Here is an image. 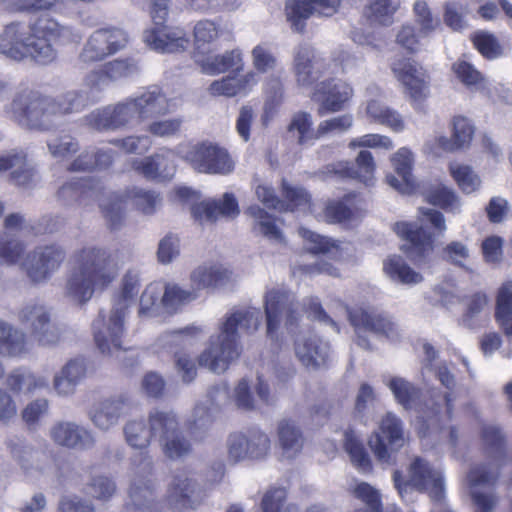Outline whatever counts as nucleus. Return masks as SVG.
I'll return each instance as SVG.
<instances>
[{"label":"nucleus","mask_w":512,"mask_h":512,"mask_svg":"<svg viewBox=\"0 0 512 512\" xmlns=\"http://www.w3.org/2000/svg\"><path fill=\"white\" fill-rule=\"evenodd\" d=\"M322 61L310 46H299L294 55L293 69L299 86L308 87L321 75Z\"/></svg>","instance_id":"30"},{"label":"nucleus","mask_w":512,"mask_h":512,"mask_svg":"<svg viewBox=\"0 0 512 512\" xmlns=\"http://www.w3.org/2000/svg\"><path fill=\"white\" fill-rule=\"evenodd\" d=\"M125 253L98 245H85L71 256V267L64 285V296L75 304H85L96 290H105L119 276Z\"/></svg>","instance_id":"1"},{"label":"nucleus","mask_w":512,"mask_h":512,"mask_svg":"<svg viewBox=\"0 0 512 512\" xmlns=\"http://www.w3.org/2000/svg\"><path fill=\"white\" fill-rule=\"evenodd\" d=\"M266 314V334L273 339L284 319L289 330L298 320L295 299L292 293L282 289L268 291L264 298Z\"/></svg>","instance_id":"12"},{"label":"nucleus","mask_w":512,"mask_h":512,"mask_svg":"<svg viewBox=\"0 0 512 512\" xmlns=\"http://www.w3.org/2000/svg\"><path fill=\"white\" fill-rule=\"evenodd\" d=\"M295 354L306 368L316 370L327 364L330 345L317 335H304L295 342Z\"/></svg>","instance_id":"25"},{"label":"nucleus","mask_w":512,"mask_h":512,"mask_svg":"<svg viewBox=\"0 0 512 512\" xmlns=\"http://www.w3.org/2000/svg\"><path fill=\"white\" fill-rule=\"evenodd\" d=\"M313 120L311 114L307 112H297L293 115L288 126V132L297 139L300 145H305L310 141L319 139L316 136V130L312 129Z\"/></svg>","instance_id":"47"},{"label":"nucleus","mask_w":512,"mask_h":512,"mask_svg":"<svg viewBox=\"0 0 512 512\" xmlns=\"http://www.w3.org/2000/svg\"><path fill=\"white\" fill-rule=\"evenodd\" d=\"M162 296L163 286L160 283L149 284L140 297L139 315L152 316L156 314L160 308H163Z\"/></svg>","instance_id":"56"},{"label":"nucleus","mask_w":512,"mask_h":512,"mask_svg":"<svg viewBox=\"0 0 512 512\" xmlns=\"http://www.w3.org/2000/svg\"><path fill=\"white\" fill-rule=\"evenodd\" d=\"M354 494L364 505L355 512H381L380 494L374 487L362 482L355 487Z\"/></svg>","instance_id":"63"},{"label":"nucleus","mask_w":512,"mask_h":512,"mask_svg":"<svg viewBox=\"0 0 512 512\" xmlns=\"http://www.w3.org/2000/svg\"><path fill=\"white\" fill-rule=\"evenodd\" d=\"M278 444L282 456L294 458L303 448L304 437L297 424L291 419H282L277 425Z\"/></svg>","instance_id":"35"},{"label":"nucleus","mask_w":512,"mask_h":512,"mask_svg":"<svg viewBox=\"0 0 512 512\" xmlns=\"http://www.w3.org/2000/svg\"><path fill=\"white\" fill-rule=\"evenodd\" d=\"M449 171L455 182L458 184L459 188L464 193L469 194L476 191L481 184V180L478 175L475 174L474 171L467 165L451 163L449 166Z\"/></svg>","instance_id":"55"},{"label":"nucleus","mask_w":512,"mask_h":512,"mask_svg":"<svg viewBox=\"0 0 512 512\" xmlns=\"http://www.w3.org/2000/svg\"><path fill=\"white\" fill-rule=\"evenodd\" d=\"M127 33L117 27L95 30L87 39L79 55L83 63H94L116 54L128 44Z\"/></svg>","instance_id":"10"},{"label":"nucleus","mask_w":512,"mask_h":512,"mask_svg":"<svg viewBox=\"0 0 512 512\" xmlns=\"http://www.w3.org/2000/svg\"><path fill=\"white\" fill-rule=\"evenodd\" d=\"M86 124L97 131H115L112 105L97 108L85 116Z\"/></svg>","instance_id":"64"},{"label":"nucleus","mask_w":512,"mask_h":512,"mask_svg":"<svg viewBox=\"0 0 512 512\" xmlns=\"http://www.w3.org/2000/svg\"><path fill=\"white\" fill-rule=\"evenodd\" d=\"M496 476L489 472L486 466H475L467 475V482L471 489V495L475 504L478 506V512H489L495 505V499L491 495L478 493L477 488L491 484Z\"/></svg>","instance_id":"34"},{"label":"nucleus","mask_w":512,"mask_h":512,"mask_svg":"<svg viewBox=\"0 0 512 512\" xmlns=\"http://www.w3.org/2000/svg\"><path fill=\"white\" fill-rule=\"evenodd\" d=\"M395 488L402 496L409 487L421 492H427L433 500H441L444 494V480L440 470L430 466L422 458L416 457L409 466V478L405 482L402 473L395 470L393 473Z\"/></svg>","instance_id":"7"},{"label":"nucleus","mask_w":512,"mask_h":512,"mask_svg":"<svg viewBox=\"0 0 512 512\" xmlns=\"http://www.w3.org/2000/svg\"><path fill=\"white\" fill-rule=\"evenodd\" d=\"M67 257L66 249L60 244L36 247L21 263L28 278L34 283L47 281L59 270Z\"/></svg>","instance_id":"9"},{"label":"nucleus","mask_w":512,"mask_h":512,"mask_svg":"<svg viewBox=\"0 0 512 512\" xmlns=\"http://www.w3.org/2000/svg\"><path fill=\"white\" fill-rule=\"evenodd\" d=\"M28 352L26 334L0 319V354L19 357Z\"/></svg>","instance_id":"36"},{"label":"nucleus","mask_w":512,"mask_h":512,"mask_svg":"<svg viewBox=\"0 0 512 512\" xmlns=\"http://www.w3.org/2000/svg\"><path fill=\"white\" fill-rule=\"evenodd\" d=\"M19 320L23 324L30 325L33 334L48 325L50 312L44 305L29 303L20 310Z\"/></svg>","instance_id":"51"},{"label":"nucleus","mask_w":512,"mask_h":512,"mask_svg":"<svg viewBox=\"0 0 512 512\" xmlns=\"http://www.w3.org/2000/svg\"><path fill=\"white\" fill-rule=\"evenodd\" d=\"M429 37L422 35L421 29L409 22L402 24L396 31L395 42L409 53H416L421 48V40Z\"/></svg>","instance_id":"53"},{"label":"nucleus","mask_w":512,"mask_h":512,"mask_svg":"<svg viewBox=\"0 0 512 512\" xmlns=\"http://www.w3.org/2000/svg\"><path fill=\"white\" fill-rule=\"evenodd\" d=\"M71 34L53 18L42 16L32 24L11 22L0 31V54L21 61L31 58L40 64H48L56 58L52 42Z\"/></svg>","instance_id":"2"},{"label":"nucleus","mask_w":512,"mask_h":512,"mask_svg":"<svg viewBox=\"0 0 512 512\" xmlns=\"http://www.w3.org/2000/svg\"><path fill=\"white\" fill-rule=\"evenodd\" d=\"M198 484L187 470H177L172 475L166 492L168 504L175 509H184L191 506L192 496Z\"/></svg>","instance_id":"29"},{"label":"nucleus","mask_w":512,"mask_h":512,"mask_svg":"<svg viewBox=\"0 0 512 512\" xmlns=\"http://www.w3.org/2000/svg\"><path fill=\"white\" fill-rule=\"evenodd\" d=\"M355 169L349 162H339L332 166V171L340 177L359 179L366 185H370L374 179L376 164L371 152L362 150L358 153Z\"/></svg>","instance_id":"31"},{"label":"nucleus","mask_w":512,"mask_h":512,"mask_svg":"<svg viewBox=\"0 0 512 512\" xmlns=\"http://www.w3.org/2000/svg\"><path fill=\"white\" fill-rule=\"evenodd\" d=\"M349 318L358 334L357 344L364 349H370V344L360 334L361 331H369L390 339L398 336L397 325L387 316L374 310L357 309L349 313Z\"/></svg>","instance_id":"14"},{"label":"nucleus","mask_w":512,"mask_h":512,"mask_svg":"<svg viewBox=\"0 0 512 512\" xmlns=\"http://www.w3.org/2000/svg\"><path fill=\"white\" fill-rule=\"evenodd\" d=\"M163 454L172 460L188 456L192 451L191 443L180 430L160 443Z\"/></svg>","instance_id":"57"},{"label":"nucleus","mask_w":512,"mask_h":512,"mask_svg":"<svg viewBox=\"0 0 512 512\" xmlns=\"http://www.w3.org/2000/svg\"><path fill=\"white\" fill-rule=\"evenodd\" d=\"M413 14L422 35L430 36L441 26L439 18L433 15L429 5L424 0H416L414 2Z\"/></svg>","instance_id":"54"},{"label":"nucleus","mask_w":512,"mask_h":512,"mask_svg":"<svg viewBox=\"0 0 512 512\" xmlns=\"http://www.w3.org/2000/svg\"><path fill=\"white\" fill-rule=\"evenodd\" d=\"M178 153L198 173L228 175L235 167L228 151L212 142L189 145L186 151L180 146Z\"/></svg>","instance_id":"6"},{"label":"nucleus","mask_w":512,"mask_h":512,"mask_svg":"<svg viewBox=\"0 0 512 512\" xmlns=\"http://www.w3.org/2000/svg\"><path fill=\"white\" fill-rule=\"evenodd\" d=\"M200 333L196 327L168 331L161 334L155 347L158 351L173 354L174 368L184 383H191L197 376V366L191 352L193 336Z\"/></svg>","instance_id":"5"},{"label":"nucleus","mask_w":512,"mask_h":512,"mask_svg":"<svg viewBox=\"0 0 512 512\" xmlns=\"http://www.w3.org/2000/svg\"><path fill=\"white\" fill-rule=\"evenodd\" d=\"M344 447L349 454L352 463L361 471L367 472L371 469V462L362 443L358 440L352 430L344 433Z\"/></svg>","instance_id":"50"},{"label":"nucleus","mask_w":512,"mask_h":512,"mask_svg":"<svg viewBox=\"0 0 512 512\" xmlns=\"http://www.w3.org/2000/svg\"><path fill=\"white\" fill-rule=\"evenodd\" d=\"M197 297L198 294L193 289L186 290L176 284H167L163 287L161 303L165 311L173 313L183 305L194 301Z\"/></svg>","instance_id":"43"},{"label":"nucleus","mask_w":512,"mask_h":512,"mask_svg":"<svg viewBox=\"0 0 512 512\" xmlns=\"http://www.w3.org/2000/svg\"><path fill=\"white\" fill-rule=\"evenodd\" d=\"M85 104L86 98L81 92H67L53 100L24 91L14 97L8 113L22 127L50 130L59 126L64 116L82 111Z\"/></svg>","instance_id":"3"},{"label":"nucleus","mask_w":512,"mask_h":512,"mask_svg":"<svg viewBox=\"0 0 512 512\" xmlns=\"http://www.w3.org/2000/svg\"><path fill=\"white\" fill-rule=\"evenodd\" d=\"M451 70L455 77L468 89L480 90L486 87V78L472 64L465 60H457Z\"/></svg>","instance_id":"45"},{"label":"nucleus","mask_w":512,"mask_h":512,"mask_svg":"<svg viewBox=\"0 0 512 512\" xmlns=\"http://www.w3.org/2000/svg\"><path fill=\"white\" fill-rule=\"evenodd\" d=\"M396 234L405 241L401 250L414 262H421L433 250L432 235L422 226L409 222H398Z\"/></svg>","instance_id":"19"},{"label":"nucleus","mask_w":512,"mask_h":512,"mask_svg":"<svg viewBox=\"0 0 512 512\" xmlns=\"http://www.w3.org/2000/svg\"><path fill=\"white\" fill-rule=\"evenodd\" d=\"M395 175H387V183L402 194H411L416 188V182L412 175L413 155L407 148H400L391 157Z\"/></svg>","instance_id":"28"},{"label":"nucleus","mask_w":512,"mask_h":512,"mask_svg":"<svg viewBox=\"0 0 512 512\" xmlns=\"http://www.w3.org/2000/svg\"><path fill=\"white\" fill-rule=\"evenodd\" d=\"M143 40L152 50L161 53L182 52L189 45L184 30L164 25L145 30Z\"/></svg>","instance_id":"22"},{"label":"nucleus","mask_w":512,"mask_h":512,"mask_svg":"<svg viewBox=\"0 0 512 512\" xmlns=\"http://www.w3.org/2000/svg\"><path fill=\"white\" fill-rule=\"evenodd\" d=\"M383 271L392 280L405 285H415L423 276L413 270L400 256H390L383 263Z\"/></svg>","instance_id":"40"},{"label":"nucleus","mask_w":512,"mask_h":512,"mask_svg":"<svg viewBox=\"0 0 512 512\" xmlns=\"http://www.w3.org/2000/svg\"><path fill=\"white\" fill-rule=\"evenodd\" d=\"M452 130L451 140L446 137L438 139V144L441 148L446 151H454L469 146L474 135V126L469 119L463 116L454 117L452 120Z\"/></svg>","instance_id":"37"},{"label":"nucleus","mask_w":512,"mask_h":512,"mask_svg":"<svg viewBox=\"0 0 512 512\" xmlns=\"http://www.w3.org/2000/svg\"><path fill=\"white\" fill-rule=\"evenodd\" d=\"M387 386L393 393L396 401L405 409L417 407L420 390L412 383L401 377H393L387 382Z\"/></svg>","instance_id":"42"},{"label":"nucleus","mask_w":512,"mask_h":512,"mask_svg":"<svg viewBox=\"0 0 512 512\" xmlns=\"http://www.w3.org/2000/svg\"><path fill=\"white\" fill-rule=\"evenodd\" d=\"M116 129L124 128L138 121V111L133 96L112 105Z\"/></svg>","instance_id":"58"},{"label":"nucleus","mask_w":512,"mask_h":512,"mask_svg":"<svg viewBox=\"0 0 512 512\" xmlns=\"http://www.w3.org/2000/svg\"><path fill=\"white\" fill-rule=\"evenodd\" d=\"M102 190V185L93 178H81L61 186L58 190V197L65 202L75 200L84 204L86 198L99 200Z\"/></svg>","instance_id":"33"},{"label":"nucleus","mask_w":512,"mask_h":512,"mask_svg":"<svg viewBox=\"0 0 512 512\" xmlns=\"http://www.w3.org/2000/svg\"><path fill=\"white\" fill-rule=\"evenodd\" d=\"M129 399L125 395H115L104 398L92 405L88 412L91 423L100 431L107 432L116 425L126 414Z\"/></svg>","instance_id":"20"},{"label":"nucleus","mask_w":512,"mask_h":512,"mask_svg":"<svg viewBox=\"0 0 512 512\" xmlns=\"http://www.w3.org/2000/svg\"><path fill=\"white\" fill-rule=\"evenodd\" d=\"M341 0H288L285 15L291 28L303 32L305 21L311 16H332L340 6Z\"/></svg>","instance_id":"15"},{"label":"nucleus","mask_w":512,"mask_h":512,"mask_svg":"<svg viewBox=\"0 0 512 512\" xmlns=\"http://www.w3.org/2000/svg\"><path fill=\"white\" fill-rule=\"evenodd\" d=\"M153 469L152 458L146 452H141L133 459L135 478L129 490L130 499L136 509L143 505L150 506L153 497V483L148 476Z\"/></svg>","instance_id":"21"},{"label":"nucleus","mask_w":512,"mask_h":512,"mask_svg":"<svg viewBox=\"0 0 512 512\" xmlns=\"http://www.w3.org/2000/svg\"><path fill=\"white\" fill-rule=\"evenodd\" d=\"M133 98L138 111V121L141 123L173 111L171 100L158 86H149Z\"/></svg>","instance_id":"26"},{"label":"nucleus","mask_w":512,"mask_h":512,"mask_svg":"<svg viewBox=\"0 0 512 512\" xmlns=\"http://www.w3.org/2000/svg\"><path fill=\"white\" fill-rule=\"evenodd\" d=\"M240 213L237 199L232 193H225L222 200H206L194 204L191 214L199 224H212L222 216L234 218Z\"/></svg>","instance_id":"23"},{"label":"nucleus","mask_w":512,"mask_h":512,"mask_svg":"<svg viewBox=\"0 0 512 512\" xmlns=\"http://www.w3.org/2000/svg\"><path fill=\"white\" fill-rule=\"evenodd\" d=\"M405 442L402 421L389 412L381 419L378 431L369 439V446L380 462L393 464V454L401 449Z\"/></svg>","instance_id":"8"},{"label":"nucleus","mask_w":512,"mask_h":512,"mask_svg":"<svg viewBox=\"0 0 512 512\" xmlns=\"http://www.w3.org/2000/svg\"><path fill=\"white\" fill-rule=\"evenodd\" d=\"M194 54L210 52V46L220 35L218 25L211 20H202L194 26Z\"/></svg>","instance_id":"46"},{"label":"nucleus","mask_w":512,"mask_h":512,"mask_svg":"<svg viewBox=\"0 0 512 512\" xmlns=\"http://www.w3.org/2000/svg\"><path fill=\"white\" fill-rule=\"evenodd\" d=\"M300 235L308 242L307 249L314 254L330 253L335 256L338 253V245L335 241L314 233L305 228L299 230Z\"/></svg>","instance_id":"61"},{"label":"nucleus","mask_w":512,"mask_h":512,"mask_svg":"<svg viewBox=\"0 0 512 512\" xmlns=\"http://www.w3.org/2000/svg\"><path fill=\"white\" fill-rule=\"evenodd\" d=\"M25 253V245L14 235L4 232L0 235V263L15 265Z\"/></svg>","instance_id":"48"},{"label":"nucleus","mask_w":512,"mask_h":512,"mask_svg":"<svg viewBox=\"0 0 512 512\" xmlns=\"http://www.w3.org/2000/svg\"><path fill=\"white\" fill-rule=\"evenodd\" d=\"M128 200L144 214L153 213L159 204L157 195L138 188L129 190L125 196L112 195L107 200L100 201L103 215L111 228L115 229L122 223L125 215V203Z\"/></svg>","instance_id":"11"},{"label":"nucleus","mask_w":512,"mask_h":512,"mask_svg":"<svg viewBox=\"0 0 512 512\" xmlns=\"http://www.w3.org/2000/svg\"><path fill=\"white\" fill-rule=\"evenodd\" d=\"M285 499V489L273 488L268 490L262 499V512H298V508L294 504H288L284 507Z\"/></svg>","instance_id":"62"},{"label":"nucleus","mask_w":512,"mask_h":512,"mask_svg":"<svg viewBox=\"0 0 512 512\" xmlns=\"http://www.w3.org/2000/svg\"><path fill=\"white\" fill-rule=\"evenodd\" d=\"M148 422L152 437L159 443L180 430L178 417L172 411L153 410L149 413Z\"/></svg>","instance_id":"38"},{"label":"nucleus","mask_w":512,"mask_h":512,"mask_svg":"<svg viewBox=\"0 0 512 512\" xmlns=\"http://www.w3.org/2000/svg\"><path fill=\"white\" fill-rule=\"evenodd\" d=\"M254 220V229L267 239L283 243L284 237L273 218L258 205H251L245 212Z\"/></svg>","instance_id":"41"},{"label":"nucleus","mask_w":512,"mask_h":512,"mask_svg":"<svg viewBox=\"0 0 512 512\" xmlns=\"http://www.w3.org/2000/svg\"><path fill=\"white\" fill-rule=\"evenodd\" d=\"M401 7V0H370L364 13L367 19L376 25L391 26L394 16Z\"/></svg>","instance_id":"39"},{"label":"nucleus","mask_w":512,"mask_h":512,"mask_svg":"<svg viewBox=\"0 0 512 512\" xmlns=\"http://www.w3.org/2000/svg\"><path fill=\"white\" fill-rule=\"evenodd\" d=\"M231 278V272L218 264H203L190 274L191 287L194 291L222 286Z\"/></svg>","instance_id":"32"},{"label":"nucleus","mask_w":512,"mask_h":512,"mask_svg":"<svg viewBox=\"0 0 512 512\" xmlns=\"http://www.w3.org/2000/svg\"><path fill=\"white\" fill-rule=\"evenodd\" d=\"M110 143L127 154L141 155L152 147V139L148 135H129L115 138Z\"/></svg>","instance_id":"59"},{"label":"nucleus","mask_w":512,"mask_h":512,"mask_svg":"<svg viewBox=\"0 0 512 512\" xmlns=\"http://www.w3.org/2000/svg\"><path fill=\"white\" fill-rule=\"evenodd\" d=\"M8 448L12 458L27 475L32 476L36 472L46 473L55 465V458L51 449H34L19 438L10 439Z\"/></svg>","instance_id":"16"},{"label":"nucleus","mask_w":512,"mask_h":512,"mask_svg":"<svg viewBox=\"0 0 512 512\" xmlns=\"http://www.w3.org/2000/svg\"><path fill=\"white\" fill-rule=\"evenodd\" d=\"M47 147L51 156L56 159H65L80 148L77 139L67 134L51 137L47 141Z\"/></svg>","instance_id":"60"},{"label":"nucleus","mask_w":512,"mask_h":512,"mask_svg":"<svg viewBox=\"0 0 512 512\" xmlns=\"http://www.w3.org/2000/svg\"><path fill=\"white\" fill-rule=\"evenodd\" d=\"M48 436L55 445L73 450H88L96 443L93 431L74 421L55 422Z\"/></svg>","instance_id":"18"},{"label":"nucleus","mask_w":512,"mask_h":512,"mask_svg":"<svg viewBox=\"0 0 512 512\" xmlns=\"http://www.w3.org/2000/svg\"><path fill=\"white\" fill-rule=\"evenodd\" d=\"M352 94V88L345 82L324 81L317 84L311 98L320 103L318 113L322 116L341 110Z\"/></svg>","instance_id":"24"},{"label":"nucleus","mask_w":512,"mask_h":512,"mask_svg":"<svg viewBox=\"0 0 512 512\" xmlns=\"http://www.w3.org/2000/svg\"><path fill=\"white\" fill-rule=\"evenodd\" d=\"M126 316L127 313L112 308L108 315L100 312L93 321L94 340L101 353L112 355L122 349Z\"/></svg>","instance_id":"13"},{"label":"nucleus","mask_w":512,"mask_h":512,"mask_svg":"<svg viewBox=\"0 0 512 512\" xmlns=\"http://www.w3.org/2000/svg\"><path fill=\"white\" fill-rule=\"evenodd\" d=\"M123 432L126 442L132 448L144 450L150 445L152 434L142 420L128 421L123 427Z\"/></svg>","instance_id":"49"},{"label":"nucleus","mask_w":512,"mask_h":512,"mask_svg":"<svg viewBox=\"0 0 512 512\" xmlns=\"http://www.w3.org/2000/svg\"><path fill=\"white\" fill-rule=\"evenodd\" d=\"M87 365L82 357L68 360L62 368L55 373L52 387L58 396H70L76 391V387L86 377Z\"/></svg>","instance_id":"27"},{"label":"nucleus","mask_w":512,"mask_h":512,"mask_svg":"<svg viewBox=\"0 0 512 512\" xmlns=\"http://www.w3.org/2000/svg\"><path fill=\"white\" fill-rule=\"evenodd\" d=\"M425 198L430 204L439 206L448 212H460L459 198L451 188L441 183L431 186L425 192Z\"/></svg>","instance_id":"44"},{"label":"nucleus","mask_w":512,"mask_h":512,"mask_svg":"<svg viewBox=\"0 0 512 512\" xmlns=\"http://www.w3.org/2000/svg\"><path fill=\"white\" fill-rule=\"evenodd\" d=\"M282 191L284 198L288 201L285 204V210H301L308 211L311 208V196L301 186L289 184L287 181L282 182Z\"/></svg>","instance_id":"52"},{"label":"nucleus","mask_w":512,"mask_h":512,"mask_svg":"<svg viewBox=\"0 0 512 512\" xmlns=\"http://www.w3.org/2000/svg\"><path fill=\"white\" fill-rule=\"evenodd\" d=\"M391 70L412 100L419 101L427 97L429 77L423 67L411 59L401 58L391 63Z\"/></svg>","instance_id":"17"},{"label":"nucleus","mask_w":512,"mask_h":512,"mask_svg":"<svg viewBox=\"0 0 512 512\" xmlns=\"http://www.w3.org/2000/svg\"><path fill=\"white\" fill-rule=\"evenodd\" d=\"M261 321L262 315L257 308L232 312L222 323L220 333L210 337L208 347L198 356L199 365L213 373L225 372L241 354L238 330L253 333L260 327Z\"/></svg>","instance_id":"4"}]
</instances>
